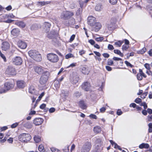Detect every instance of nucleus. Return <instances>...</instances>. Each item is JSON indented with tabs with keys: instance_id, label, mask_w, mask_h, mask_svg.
Here are the masks:
<instances>
[{
	"instance_id": "f704fd0d",
	"label": "nucleus",
	"mask_w": 152,
	"mask_h": 152,
	"mask_svg": "<svg viewBox=\"0 0 152 152\" xmlns=\"http://www.w3.org/2000/svg\"><path fill=\"white\" fill-rule=\"evenodd\" d=\"M61 95L64 96V98L67 97L68 95V93L67 91L62 90V91Z\"/></svg>"
},
{
	"instance_id": "393cba45",
	"label": "nucleus",
	"mask_w": 152,
	"mask_h": 152,
	"mask_svg": "<svg viewBox=\"0 0 152 152\" xmlns=\"http://www.w3.org/2000/svg\"><path fill=\"white\" fill-rule=\"evenodd\" d=\"M15 24L21 28H24L26 26V24L22 21H18L15 23Z\"/></svg>"
},
{
	"instance_id": "a19ab883",
	"label": "nucleus",
	"mask_w": 152,
	"mask_h": 152,
	"mask_svg": "<svg viewBox=\"0 0 152 152\" xmlns=\"http://www.w3.org/2000/svg\"><path fill=\"white\" fill-rule=\"evenodd\" d=\"M74 57L73 55L71 53H69L66 54L65 56V58L66 59H68L69 58L73 57Z\"/></svg>"
},
{
	"instance_id": "052dcab7",
	"label": "nucleus",
	"mask_w": 152,
	"mask_h": 152,
	"mask_svg": "<svg viewBox=\"0 0 152 152\" xmlns=\"http://www.w3.org/2000/svg\"><path fill=\"white\" fill-rule=\"evenodd\" d=\"M82 12V10L81 9L79 8L78 9V10H77V11L76 13V14L77 15H80V14Z\"/></svg>"
},
{
	"instance_id": "0e129e2a",
	"label": "nucleus",
	"mask_w": 152,
	"mask_h": 152,
	"mask_svg": "<svg viewBox=\"0 0 152 152\" xmlns=\"http://www.w3.org/2000/svg\"><path fill=\"white\" fill-rule=\"evenodd\" d=\"M75 35L74 34H73L72 35L70 39V42H72L75 39Z\"/></svg>"
},
{
	"instance_id": "4be33fe9",
	"label": "nucleus",
	"mask_w": 152,
	"mask_h": 152,
	"mask_svg": "<svg viewBox=\"0 0 152 152\" xmlns=\"http://www.w3.org/2000/svg\"><path fill=\"white\" fill-rule=\"evenodd\" d=\"M20 32V31L18 28H15L13 29L11 31V34L14 36H18Z\"/></svg>"
},
{
	"instance_id": "864d4df0",
	"label": "nucleus",
	"mask_w": 152,
	"mask_h": 152,
	"mask_svg": "<svg viewBox=\"0 0 152 152\" xmlns=\"http://www.w3.org/2000/svg\"><path fill=\"white\" fill-rule=\"evenodd\" d=\"M109 2L112 4H115L117 3V0H109Z\"/></svg>"
},
{
	"instance_id": "603ef678",
	"label": "nucleus",
	"mask_w": 152,
	"mask_h": 152,
	"mask_svg": "<svg viewBox=\"0 0 152 152\" xmlns=\"http://www.w3.org/2000/svg\"><path fill=\"white\" fill-rule=\"evenodd\" d=\"M81 95L80 93L78 92H76L74 94V96L77 98L79 97Z\"/></svg>"
},
{
	"instance_id": "1a4fd4ad",
	"label": "nucleus",
	"mask_w": 152,
	"mask_h": 152,
	"mask_svg": "<svg viewBox=\"0 0 152 152\" xmlns=\"http://www.w3.org/2000/svg\"><path fill=\"white\" fill-rule=\"evenodd\" d=\"M87 22L88 25L92 27L96 22V18L92 16H90L88 18Z\"/></svg>"
},
{
	"instance_id": "412c9836",
	"label": "nucleus",
	"mask_w": 152,
	"mask_h": 152,
	"mask_svg": "<svg viewBox=\"0 0 152 152\" xmlns=\"http://www.w3.org/2000/svg\"><path fill=\"white\" fill-rule=\"evenodd\" d=\"M26 83L23 80L18 81L17 82V86L19 88H23L25 86Z\"/></svg>"
},
{
	"instance_id": "6e6d98bb",
	"label": "nucleus",
	"mask_w": 152,
	"mask_h": 152,
	"mask_svg": "<svg viewBox=\"0 0 152 152\" xmlns=\"http://www.w3.org/2000/svg\"><path fill=\"white\" fill-rule=\"evenodd\" d=\"M107 48L109 50H113L114 49L113 45L110 44L108 45Z\"/></svg>"
},
{
	"instance_id": "39448f33",
	"label": "nucleus",
	"mask_w": 152,
	"mask_h": 152,
	"mask_svg": "<svg viewBox=\"0 0 152 152\" xmlns=\"http://www.w3.org/2000/svg\"><path fill=\"white\" fill-rule=\"evenodd\" d=\"M31 139V135L28 133H23L21 134L20 140L23 142H27Z\"/></svg>"
},
{
	"instance_id": "a878e982",
	"label": "nucleus",
	"mask_w": 152,
	"mask_h": 152,
	"mask_svg": "<svg viewBox=\"0 0 152 152\" xmlns=\"http://www.w3.org/2000/svg\"><path fill=\"white\" fill-rule=\"evenodd\" d=\"M81 69L82 73L84 74H88L89 72L88 69L85 66H82Z\"/></svg>"
},
{
	"instance_id": "9d476101",
	"label": "nucleus",
	"mask_w": 152,
	"mask_h": 152,
	"mask_svg": "<svg viewBox=\"0 0 152 152\" xmlns=\"http://www.w3.org/2000/svg\"><path fill=\"white\" fill-rule=\"evenodd\" d=\"M101 27L102 25L100 23L96 22L94 25V26H92L91 30L95 32H97L101 28Z\"/></svg>"
},
{
	"instance_id": "f257e3e1",
	"label": "nucleus",
	"mask_w": 152,
	"mask_h": 152,
	"mask_svg": "<svg viewBox=\"0 0 152 152\" xmlns=\"http://www.w3.org/2000/svg\"><path fill=\"white\" fill-rule=\"evenodd\" d=\"M28 54L31 58L36 61H40L42 60L41 55L36 50H31L28 52Z\"/></svg>"
},
{
	"instance_id": "c85d7f7f",
	"label": "nucleus",
	"mask_w": 152,
	"mask_h": 152,
	"mask_svg": "<svg viewBox=\"0 0 152 152\" xmlns=\"http://www.w3.org/2000/svg\"><path fill=\"white\" fill-rule=\"evenodd\" d=\"M102 8V6L100 4H97L95 7V9L96 10L98 11H101Z\"/></svg>"
},
{
	"instance_id": "c9c22d12",
	"label": "nucleus",
	"mask_w": 152,
	"mask_h": 152,
	"mask_svg": "<svg viewBox=\"0 0 152 152\" xmlns=\"http://www.w3.org/2000/svg\"><path fill=\"white\" fill-rule=\"evenodd\" d=\"M114 53L116 54L120 55L121 57H123V54L120 51L118 50H114Z\"/></svg>"
},
{
	"instance_id": "e2e57ef3",
	"label": "nucleus",
	"mask_w": 152,
	"mask_h": 152,
	"mask_svg": "<svg viewBox=\"0 0 152 152\" xmlns=\"http://www.w3.org/2000/svg\"><path fill=\"white\" fill-rule=\"evenodd\" d=\"M103 56L104 57L106 58H108L110 56V55L106 53H103Z\"/></svg>"
},
{
	"instance_id": "5fc2aeb1",
	"label": "nucleus",
	"mask_w": 152,
	"mask_h": 152,
	"mask_svg": "<svg viewBox=\"0 0 152 152\" xmlns=\"http://www.w3.org/2000/svg\"><path fill=\"white\" fill-rule=\"evenodd\" d=\"M128 48L129 46L128 45H124L122 46V49L123 50H126Z\"/></svg>"
},
{
	"instance_id": "69168bd1",
	"label": "nucleus",
	"mask_w": 152,
	"mask_h": 152,
	"mask_svg": "<svg viewBox=\"0 0 152 152\" xmlns=\"http://www.w3.org/2000/svg\"><path fill=\"white\" fill-rule=\"evenodd\" d=\"M106 69L109 71H110L112 70V69L111 67L109 66H106Z\"/></svg>"
},
{
	"instance_id": "72a5a7b5",
	"label": "nucleus",
	"mask_w": 152,
	"mask_h": 152,
	"mask_svg": "<svg viewBox=\"0 0 152 152\" xmlns=\"http://www.w3.org/2000/svg\"><path fill=\"white\" fill-rule=\"evenodd\" d=\"M54 86L56 89L58 88L60 86L59 82L58 80H56L54 82Z\"/></svg>"
},
{
	"instance_id": "423d86ee",
	"label": "nucleus",
	"mask_w": 152,
	"mask_h": 152,
	"mask_svg": "<svg viewBox=\"0 0 152 152\" xmlns=\"http://www.w3.org/2000/svg\"><path fill=\"white\" fill-rule=\"evenodd\" d=\"M74 13L71 12L66 11L63 12L61 17L62 18L64 19H67L73 16Z\"/></svg>"
},
{
	"instance_id": "4d7b16f0",
	"label": "nucleus",
	"mask_w": 152,
	"mask_h": 152,
	"mask_svg": "<svg viewBox=\"0 0 152 152\" xmlns=\"http://www.w3.org/2000/svg\"><path fill=\"white\" fill-rule=\"evenodd\" d=\"M89 117L91 118L95 119H96L97 118V117L96 115L93 114L90 115Z\"/></svg>"
},
{
	"instance_id": "5701e85b",
	"label": "nucleus",
	"mask_w": 152,
	"mask_h": 152,
	"mask_svg": "<svg viewBox=\"0 0 152 152\" xmlns=\"http://www.w3.org/2000/svg\"><path fill=\"white\" fill-rule=\"evenodd\" d=\"M29 92L33 94H37V91L33 86H31L29 88Z\"/></svg>"
},
{
	"instance_id": "9b49d317",
	"label": "nucleus",
	"mask_w": 152,
	"mask_h": 152,
	"mask_svg": "<svg viewBox=\"0 0 152 152\" xmlns=\"http://www.w3.org/2000/svg\"><path fill=\"white\" fill-rule=\"evenodd\" d=\"M81 87L84 90L88 91L90 90L91 85L89 83L86 82L83 83L81 85Z\"/></svg>"
},
{
	"instance_id": "ddd939ff",
	"label": "nucleus",
	"mask_w": 152,
	"mask_h": 152,
	"mask_svg": "<svg viewBox=\"0 0 152 152\" xmlns=\"http://www.w3.org/2000/svg\"><path fill=\"white\" fill-rule=\"evenodd\" d=\"M14 85L15 84L14 82H9L6 83L4 85V88H6L7 91L13 88L14 87Z\"/></svg>"
},
{
	"instance_id": "cd10ccee",
	"label": "nucleus",
	"mask_w": 152,
	"mask_h": 152,
	"mask_svg": "<svg viewBox=\"0 0 152 152\" xmlns=\"http://www.w3.org/2000/svg\"><path fill=\"white\" fill-rule=\"evenodd\" d=\"M96 146L99 147L100 146L102 147V142L100 139H98L96 141Z\"/></svg>"
},
{
	"instance_id": "09e8293b",
	"label": "nucleus",
	"mask_w": 152,
	"mask_h": 152,
	"mask_svg": "<svg viewBox=\"0 0 152 152\" xmlns=\"http://www.w3.org/2000/svg\"><path fill=\"white\" fill-rule=\"evenodd\" d=\"M104 39L103 37H99L96 38L95 39V40L97 42H101Z\"/></svg>"
},
{
	"instance_id": "0eeeda50",
	"label": "nucleus",
	"mask_w": 152,
	"mask_h": 152,
	"mask_svg": "<svg viewBox=\"0 0 152 152\" xmlns=\"http://www.w3.org/2000/svg\"><path fill=\"white\" fill-rule=\"evenodd\" d=\"M5 72L7 74L12 75H14L16 74L15 68L12 66H8L6 69Z\"/></svg>"
},
{
	"instance_id": "de8ad7c7",
	"label": "nucleus",
	"mask_w": 152,
	"mask_h": 152,
	"mask_svg": "<svg viewBox=\"0 0 152 152\" xmlns=\"http://www.w3.org/2000/svg\"><path fill=\"white\" fill-rule=\"evenodd\" d=\"M113 64V61L110 59H108L107 61V64L109 65H112Z\"/></svg>"
},
{
	"instance_id": "8fccbe9b",
	"label": "nucleus",
	"mask_w": 152,
	"mask_h": 152,
	"mask_svg": "<svg viewBox=\"0 0 152 152\" xmlns=\"http://www.w3.org/2000/svg\"><path fill=\"white\" fill-rule=\"evenodd\" d=\"M37 5L38 6H42L44 5V1H38L37 2Z\"/></svg>"
},
{
	"instance_id": "f03ea898",
	"label": "nucleus",
	"mask_w": 152,
	"mask_h": 152,
	"mask_svg": "<svg viewBox=\"0 0 152 152\" xmlns=\"http://www.w3.org/2000/svg\"><path fill=\"white\" fill-rule=\"evenodd\" d=\"M50 73L49 72L45 71L44 72L40 78L39 83L42 85H44L46 83L49 76Z\"/></svg>"
},
{
	"instance_id": "473e14b6",
	"label": "nucleus",
	"mask_w": 152,
	"mask_h": 152,
	"mask_svg": "<svg viewBox=\"0 0 152 152\" xmlns=\"http://www.w3.org/2000/svg\"><path fill=\"white\" fill-rule=\"evenodd\" d=\"M102 149V147L100 146L99 147H96L95 149L92 150L91 152H99Z\"/></svg>"
},
{
	"instance_id": "c03bdc74",
	"label": "nucleus",
	"mask_w": 152,
	"mask_h": 152,
	"mask_svg": "<svg viewBox=\"0 0 152 152\" xmlns=\"http://www.w3.org/2000/svg\"><path fill=\"white\" fill-rule=\"evenodd\" d=\"M7 91L6 88H0V93L2 94L6 92Z\"/></svg>"
},
{
	"instance_id": "3c124183",
	"label": "nucleus",
	"mask_w": 152,
	"mask_h": 152,
	"mask_svg": "<svg viewBox=\"0 0 152 152\" xmlns=\"http://www.w3.org/2000/svg\"><path fill=\"white\" fill-rule=\"evenodd\" d=\"M0 56L3 59L4 61L5 62H6L7 61V59L5 56V55L3 54H1L0 55Z\"/></svg>"
},
{
	"instance_id": "6e6552de",
	"label": "nucleus",
	"mask_w": 152,
	"mask_h": 152,
	"mask_svg": "<svg viewBox=\"0 0 152 152\" xmlns=\"http://www.w3.org/2000/svg\"><path fill=\"white\" fill-rule=\"evenodd\" d=\"M13 63L15 65H20L22 64L23 60L22 58L19 56H16L12 59Z\"/></svg>"
},
{
	"instance_id": "7c9ffc66",
	"label": "nucleus",
	"mask_w": 152,
	"mask_h": 152,
	"mask_svg": "<svg viewBox=\"0 0 152 152\" xmlns=\"http://www.w3.org/2000/svg\"><path fill=\"white\" fill-rule=\"evenodd\" d=\"M114 22L112 23L111 22V23L107 25V28L110 30H112L114 28Z\"/></svg>"
},
{
	"instance_id": "79ce46f5",
	"label": "nucleus",
	"mask_w": 152,
	"mask_h": 152,
	"mask_svg": "<svg viewBox=\"0 0 152 152\" xmlns=\"http://www.w3.org/2000/svg\"><path fill=\"white\" fill-rule=\"evenodd\" d=\"M146 51V48H143L141 50H140L139 51V53L141 54H142L145 53Z\"/></svg>"
},
{
	"instance_id": "20e7f679",
	"label": "nucleus",
	"mask_w": 152,
	"mask_h": 152,
	"mask_svg": "<svg viewBox=\"0 0 152 152\" xmlns=\"http://www.w3.org/2000/svg\"><path fill=\"white\" fill-rule=\"evenodd\" d=\"M91 147V143L90 142H87L83 145L81 149V152H89Z\"/></svg>"
},
{
	"instance_id": "bb28decb",
	"label": "nucleus",
	"mask_w": 152,
	"mask_h": 152,
	"mask_svg": "<svg viewBox=\"0 0 152 152\" xmlns=\"http://www.w3.org/2000/svg\"><path fill=\"white\" fill-rule=\"evenodd\" d=\"M149 147V145L148 143H142L139 146V148L140 149L148 148Z\"/></svg>"
},
{
	"instance_id": "a211bd4d",
	"label": "nucleus",
	"mask_w": 152,
	"mask_h": 152,
	"mask_svg": "<svg viewBox=\"0 0 152 152\" xmlns=\"http://www.w3.org/2000/svg\"><path fill=\"white\" fill-rule=\"evenodd\" d=\"M79 78L77 75H75L73 77H71L70 80L72 83L73 84H76L78 82Z\"/></svg>"
},
{
	"instance_id": "ea45409f",
	"label": "nucleus",
	"mask_w": 152,
	"mask_h": 152,
	"mask_svg": "<svg viewBox=\"0 0 152 152\" xmlns=\"http://www.w3.org/2000/svg\"><path fill=\"white\" fill-rule=\"evenodd\" d=\"M110 142L111 144L113 145L114 146V147L115 148H117L118 147V145L116 143H115L112 140H110Z\"/></svg>"
},
{
	"instance_id": "49530a36",
	"label": "nucleus",
	"mask_w": 152,
	"mask_h": 152,
	"mask_svg": "<svg viewBox=\"0 0 152 152\" xmlns=\"http://www.w3.org/2000/svg\"><path fill=\"white\" fill-rule=\"evenodd\" d=\"M125 63L127 66H129L131 67H132L133 66L129 62L127 61H125Z\"/></svg>"
},
{
	"instance_id": "58836bf2",
	"label": "nucleus",
	"mask_w": 152,
	"mask_h": 152,
	"mask_svg": "<svg viewBox=\"0 0 152 152\" xmlns=\"http://www.w3.org/2000/svg\"><path fill=\"white\" fill-rule=\"evenodd\" d=\"M38 149L40 152H44L45 151L44 147L42 145H40L38 147Z\"/></svg>"
},
{
	"instance_id": "6ab92c4d",
	"label": "nucleus",
	"mask_w": 152,
	"mask_h": 152,
	"mask_svg": "<svg viewBox=\"0 0 152 152\" xmlns=\"http://www.w3.org/2000/svg\"><path fill=\"white\" fill-rule=\"evenodd\" d=\"M44 29L46 32H48L50 30V28L51 26V24L47 22H45L43 24Z\"/></svg>"
},
{
	"instance_id": "a18cd8bd",
	"label": "nucleus",
	"mask_w": 152,
	"mask_h": 152,
	"mask_svg": "<svg viewBox=\"0 0 152 152\" xmlns=\"http://www.w3.org/2000/svg\"><path fill=\"white\" fill-rule=\"evenodd\" d=\"M144 66L148 70H150V69L151 68L149 64L146 63L144 64Z\"/></svg>"
},
{
	"instance_id": "b1692460",
	"label": "nucleus",
	"mask_w": 152,
	"mask_h": 152,
	"mask_svg": "<svg viewBox=\"0 0 152 152\" xmlns=\"http://www.w3.org/2000/svg\"><path fill=\"white\" fill-rule=\"evenodd\" d=\"M79 105L80 107L82 109H86L87 107L86 104L84 101L83 100L80 101L79 102Z\"/></svg>"
},
{
	"instance_id": "aec40b11",
	"label": "nucleus",
	"mask_w": 152,
	"mask_h": 152,
	"mask_svg": "<svg viewBox=\"0 0 152 152\" xmlns=\"http://www.w3.org/2000/svg\"><path fill=\"white\" fill-rule=\"evenodd\" d=\"M57 33L54 31H51L47 35V37L50 39H53L57 36Z\"/></svg>"
},
{
	"instance_id": "2eb2a0df",
	"label": "nucleus",
	"mask_w": 152,
	"mask_h": 152,
	"mask_svg": "<svg viewBox=\"0 0 152 152\" xmlns=\"http://www.w3.org/2000/svg\"><path fill=\"white\" fill-rule=\"evenodd\" d=\"M34 69L35 72L39 74H41L43 72H44V68L40 66H35Z\"/></svg>"
},
{
	"instance_id": "7ed1b4c3",
	"label": "nucleus",
	"mask_w": 152,
	"mask_h": 152,
	"mask_svg": "<svg viewBox=\"0 0 152 152\" xmlns=\"http://www.w3.org/2000/svg\"><path fill=\"white\" fill-rule=\"evenodd\" d=\"M47 57L48 60L53 63L56 62L59 60L58 56L53 53L48 54L47 55Z\"/></svg>"
},
{
	"instance_id": "774afa93",
	"label": "nucleus",
	"mask_w": 152,
	"mask_h": 152,
	"mask_svg": "<svg viewBox=\"0 0 152 152\" xmlns=\"http://www.w3.org/2000/svg\"><path fill=\"white\" fill-rule=\"evenodd\" d=\"M69 146H68L66 148L64 149H63L64 151L65 152H69Z\"/></svg>"
},
{
	"instance_id": "4c0bfd02",
	"label": "nucleus",
	"mask_w": 152,
	"mask_h": 152,
	"mask_svg": "<svg viewBox=\"0 0 152 152\" xmlns=\"http://www.w3.org/2000/svg\"><path fill=\"white\" fill-rule=\"evenodd\" d=\"M34 140L36 143H38L41 141L40 137L38 136H35L34 137Z\"/></svg>"
},
{
	"instance_id": "680f3d73",
	"label": "nucleus",
	"mask_w": 152,
	"mask_h": 152,
	"mask_svg": "<svg viewBox=\"0 0 152 152\" xmlns=\"http://www.w3.org/2000/svg\"><path fill=\"white\" fill-rule=\"evenodd\" d=\"M88 42L92 45H94L95 43V41L92 39L89 40H88Z\"/></svg>"
},
{
	"instance_id": "dca6fc26",
	"label": "nucleus",
	"mask_w": 152,
	"mask_h": 152,
	"mask_svg": "<svg viewBox=\"0 0 152 152\" xmlns=\"http://www.w3.org/2000/svg\"><path fill=\"white\" fill-rule=\"evenodd\" d=\"M43 122V120L41 118H35L33 121L34 124L36 125H41Z\"/></svg>"
},
{
	"instance_id": "f8f14e48",
	"label": "nucleus",
	"mask_w": 152,
	"mask_h": 152,
	"mask_svg": "<svg viewBox=\"0 0 152 152\" xmlns=\"http://www.w3.org/2000/svg\"><path fill=\"white\" fill-rule=\"evenodd\" d=\"M139 73L137 74V79L139 80H141L142 79V77L144 78L146 77V75L143 72L142 70L140 69H139Z\"/></svg>"
},
{
	"instance_id": "4468645a",
	"label": "nucleus",
	"mask_w": 152,
	"mask_h": 152,
	"mask_svg": "<svg viewBox=\"0 0 152 152\" xmlns=\"http://www.w3.org/2000/svg\"><path fill=\"white\" fill-rule=\"evenodd\" d=\"M10 44L7 42H4L2 43L1 48L3 50L6 51L10 48Z\"/></svg>"
},
{
	"instance_id": "13d9d810",
	"label": "nucleus",
	"mask_w": 152,
	"mask_h": 152,
	"mask_svg": "<svg viewBox=\"0 0 152 152\" xmlns=\"http://www.w3.org/2000/svg\"><path fill=\"white\" fill-rule=\"evenodd\" d=\"M142 102V100L141 99L138 98L136 99L135 101V102L137 103H139Z\"/></svg>"
},
{
	"instance_id": "c756f323",
	"label": "nucleus",
	"mask_w": 152,
	"mask_h": 152,
	"mask_svg": "<svg viewBox=\"0 0 152 152\" xmlns=\"http://www.w3.org/2000/svg\"><path fill=\"white\" fill-rule=\"evenodd\" d=\"M24 126L28 129L31 128L32 127L31 124L29 122H27L24 124Z\"/></svg>"
},
{
	"instance_id": "338daca9",
	"label": "nucleus",
	"mask_w": 152,
	"mask_h": 152,
	"mask_svg": "<svg viewBox=\"0 0 152 152\" xmlns=\"http://www.w3.org/2000/svg\"><path fill=\"white\" fill-rule=\"evenodd\" d=\"M46 107V104H43L40 106V109H44Z\"/></svg>"
},
{
	"instance_id": "bf43d9fd",
	"label": "nucleus",
	"mask_w": 152,
	"mask_h": 152,
	"mask_svg": "<svg viewBox=\"0 0 152 152\" xmlns=\"http://www.w3.org/2000/svg\"><path fill=\"white\" fill-rule=\"evenodd\" d=\"M18 124L17 123H15L14 124H13L12 125L11 127L12 128H15Z\"/></svg>"
},
{
	"instance_id": "2f4dec72",
	"label": "nucleus",
	"mask_w": 152,
	"mask_h": 152,
	"mask_svg": "<svg viewBox=\"0 0 152 152\" xmlns=\"http://www.w3.org/2000/svg\"><path fill=\"white\" fill-rule=\"evenodd\" d=\"M94 130L95 132L99 133L101 131L100 127L99 126L95 127L94 128Z\"/></svg>"
},
{
	"instance_id": "37998d69",
	"label": "nucleus",
	"mask_w": 152,
	"mask_h": 152,
	"mask_svg": "<svg viewBox=\"0 0 152 152\" xmlns=\"http://www.w3.org/2000/svg\"><path fill=\"white\" fill-rule=\"evenodd\" d=\"M51 150L52 152H60L59 150L54 147L51 148Z\"/></svg>"
},
{
	"instance_id": "f3484780",
	"label": "nucleus",
	"mask_w": 152,
	"mask_h": 152,
	"mask_svg": "<svg viewBox=\"0 0 152 152\" xmlns=\"http://www.w3.org/2000/svg\"><path fill=\"white\" fill-rule=\"evenodd\" d=\"M18 45L19 47L22 49L26 48L27 46L26 43L21 41H19L18 43Z\"/></svg>"
},
{
	"instance_id": "e433bc0d",
	"label": "nucleus",
	"mask_w": 152,
	"mask_h": 152,
	"mask_svg": "<svg viewBox=\"0 0 152 152\" xmlns=\"http://www.w3.org/2000/svg\"><path fill=\"white\" fill-rule=\"evenodd\" d=\"M124 42L123 41H118L117 42H115V44L117 46L120 47Z\"/></svg>"
}]
</instances>
